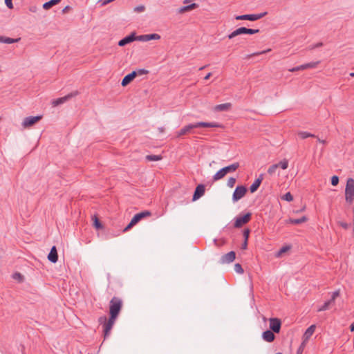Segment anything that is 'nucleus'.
<instances>
[{"mask_svg": "<svg viewBox=\"0 0 354 354\" xmlns=\"http://www.w3.org/2000/svg\"><path fill=\"white\" fill-rule=\"evenodd\" d=\"M317 140L320 143H323V144H325L326 143V141L324 140H321L320 138H317Z\"/></svg>", "mask_w": 354, "mask_h": 354, "instance_id": "60", "label": "nucleus"}, {"mask_svg": "<svg viewBox=\"0 0 354 354\" xmlns=\"http://www.w3.org/2000/svg\"><path fill=\"white\" fill-rule=\"evenodd\" d=\"M198 7V4H197L196 3H191L189 5L181 7L179 9L178 12L179 13H184L185 12H189V11H191V10H192L194 9H196Z\"/></svg>", "mask_w": 354, "mask_h": 354, "instance_id": "21", "label": "nucleus"}, {"mask_svg": "<svg viewBox=\"0 0 354 354\" xmlns=\"http://www.w3.org/2000/svg\"><path fill=\"white\" fill-rule=\"evenodd\" d=\"M252 217V214L248 212L244 215H240L235 218L234 226L236 228H240L245 224L248 223Z\"/></svg>", "mask_w": 354, "mask_h": 354, "instance_id": "5", "label": "nucleus"}, {"mask_svg": "<svg viewBox=\"0 0 354 354\" xmlns=\"http://www.w3.org/2000/svg\"><path fill=\"white\" fill-rule=\"evenodd\" d=\"M319 61L304 64H303L302 68H304L305 70L308 69V68H314L317 67V66L319 64Z\"/></svg>", "mask_w": 354, "mask_h": 354, "instance_id": "31", "label": "nucleus"}, {"mask_svg": "<svg viewBox=\"0 0 354 354\" xmlns=\"http://www.w3.org/2000/svg\"><path fill=\"white\" fill-rule=\"evenodd\" d=\"M304 342H303L297 351V354H301L304 351Z\"/></svg>", "mask_w": 354, "mask_h": 354, "instance_id": "53", "label": "nucleus"}, {"mask_svg": "<svg viewBox=\"0 0 354 354\" xmlns=\"http://www.w3.org/2000/svg\"><path fill=\"white\" fill-rule=\"evenodd\" d=\"M159 39H160V35L156 33L137 36V39L140 41H148L150 40Z\"/></svg>", "mask_w": 354, "mask_h": 354, "instance_id": "14", "label": "nucleus"}, {"mask_svg": "<svg viewBox=\"0 0 354 354\" xmlns=\"http://www.w3.org/2000/svg\"><path fill=\"white\" fill-rule=\"evenodd\" d=\"M137 76V73L136 71H132L131 73L124 76L122 79L121 84L122 86H126L129 84H130Z\"/></svg>", "mask_w": 354, "mask_h": 354, "instance_id": "16", "label": "nucleus"}, {"mask_svg": "<svg viewBox=\"0 0 354 354\" xmlns=\"http://www.w3.org/2000/svg\"><path fill=\"white\" fill-rule=\"evenodd\" d=\"M151 215V212L148 211V210H145V211H142L141 212H139L136 214H135L133 216V217L132 218V219L136 223H138L139 221H140L142 218H145V217H147V216H150Z\"/></svg>", "mask_w": 354, "mask_h": 354, "instance_id": "18", "label": "nucleus"}, {"mask_svg": "<svg viewBox=\"0 0 354 354\" xmlns=\"http://www.w3.org/2000/svg\"><path fill=\"white\" fill-rule=\"evenodd\" d=\"M281 198L284 201L290 202L293 200V196L290 192H287L281 197Z\"/></svg>", "mask_w": 354, "mask_h": 354, "instance_id": "36", "label": "nucleus"}, {"mask_svg": "<svg viewBox=\"0 0 354 354\" xmlns=\"http://www.w3.org/2000/svg\"><path fill=\"white\" fill-rule=\"evenodd\" d=\"M248 247V241H246L245 239H244L243 243L241 245V249L242 250H246Z\"/></svg>", "mask_w": 354, "mask_h": 354, "instance_id": "54", "label": "nucleus"}, {"mask_svg": "<svg viewBox=\"0 0 354 354\" xmlns=\"http://www.w3.org/2000/svg\"><path fill=\"white\" fill-rule=\"evenodd\" d=\"M136 73H137V76L138 75H145V74H147L149 73V71L146 69H144V68H142V69H139L138 71H135Z\"/></svg>", "mask_w": 354, "mask_h": 354, "instance_id": "49", "label": "nucleus"}, {"mask_svg": "<svg viewBox=\"0 0 354 354\" xmlns=\"http://www.w3.org/2000/svg\"><path fill=\"white\" fill-rule=\"evenodd\" d=\"M226 175V173L224 171L223 169H219L213 176V180L217 181L218 180L222 179Z\"/></svg>", "mask_w": 354, "mask_h": 354, "instance_id": "26", "label": "nucleus"}, {"mask_svg": "<svg viewBox=\"0 0 354 354\" xmlns=\"http://www.w3.org/2000/svg\"><path fill=\"white\" fill-rule=\"evenodd\" d=\"M115 1V0H104V1L102 2V6H106V5H107V4H109V3H111V2H113V1Z\"/></svg>", "mask_w": 354, "mask_h": 354, "instance_id": "55", "label": "nucleus"}, {"mask_svg": "<svg viewBox=\"0 0 354 354\" xmlns=\"http://www.w3.org/2000/svg\"><path fill=\"white\" fill-rule=\"evenodd\" d=\"M239 167V162H234L230 165L223 167L224 171L227 174L228 173H232L235 171Z\"/></svg>", "mask_w": 354, "mask_h": 354, "instance_id": "23", "label": "nucleus"}, {"mask_svg": "<svg viewBox=\"0 0 354 354\" xmlns=\"http://www.w3.org/2000/svg\"><path fill=\"white\" fill-rule=\"evenodd\" d=\"M339 183V177L337 176H333L331 178V184L333 186H337Z\"/></svg>", "mask_w": 354, "mask_h": 354, "instance_id": "46", "label": "nucleus"}, {"mask_svg": "<svg viewBox=\"0 0 354 354\" xmlns=\"http://www.w3.org/2000/svg\"><path fill=\"white\" fill-rule=\"evenodd\" d=\"M308 218L306 216L301 217L300 218H290L289 223L294 225H299L307 221Z\"/></svg>", "mask_w": 354, "mask_h": 354, "instance_id": "25", "label": "nucleus"}, {"mask_svg": "<svg viewBox=\"0 0 354 354\" xmlns=\"http://www.w3.org/2000/svg\"><path fill=\"white\" fill-rule=\"evenodd\" d=\"M245 27H240L237 29H236L235 30H234L232 33H230L227 37L230 39L238 36V35H243V34H245Z\"/></svg>", "mask_w": 354, "mask_h": 354, "instance_id": "22", "label": "nucleus"}, {"mask_svg": "<svg viewBox=\"0 0 354 354\" xmlns=\"http://www.w3.org/2000/svg\"><path fill=\"white\" fill-rule=\"evenodd\" d=\"M162 157L161 155H147L146 160L148 161H158L162 160Z\"/></svg>", "mask_w": 354, "mask_h": 354, "instance_id": "29", "label": "nucleus"}, {"mask_svg": "<svg viewBox=\"0 0 354 354\" xmlns=\"http://www.w3.org/2000/svg\"><path fill=\"white\" fill-rule=\"evenodd\" d=\"M267 15L266 12L260 13V14H250V15H237L235 17L236 20H249L252 21H257L263 18L264 16Z\"/></svg>", "mask_w": 354, "mask_h": 354, "instance_id": "6", "label": "nucleus"}, {"mask_svg": "<svg viewBox=\"0 0 354 354\" xmlns=\"http://www.w3.org/2000/svg\"><path fill=\"white\" fill-rule=\"evenodd\" d=\"M290 249L289 246H283L277 252V256L280 257L283 253H285Z\"/></svg>", "mask_w": 354, "mask_h": 354, "instance_id": "43", "label": "nucleus"}, {"mask_svg": "<svg viewBox=\"0 0 354 354\" xmlns=\"http://www.w3.org/2000/svg\"><path fill=\"white\" fill-rule=\"evenodd\" d=\"M345 200L349 204H352L354 201V179L351 178H348L346 181Z\"/></svg>", "mask_w": 354, "mask_h": 354, "instance_id": "4", "label": "nucleus"}, {"mask_svg": "<svg viewBox=\"0 0 354 354\" xmlns=\"http://www.w3.org/2000/svg\"><path fill=\"white\" fill-rule=\"evenodd\" d=\"M236 181V180L235 178L230 177L227 182V185L232 188L234 186Z\"/></svg>", "mask_w": 354, "mask_h": 354, "instance_id": "39", "label": "nucleus"}, {"mask_svg": "<svg viewBox=\"0 0 354 354\" xmlns=\"http://www.w3.org/2000/svg\"><path fill=\"white\" fill-rule=\"evenodd\" d=\"M232 108V104L230 102L221 104L215 106L214 110L215 111H227Z\"/></svg>", "mask_w": 354, "mask_h": 354, "instance_id": "20", "label": "nucleus"}, {"mask_svg": "<svg viewBox=\"0 0 354 354\" xmlns=\"http://www.w3.org/2000/svg\"><path fill=\"white\" fill-rule=\"evenodd\" d=\"M298 136L301 138V139H306L307 138H315L316 136L314 135V134H312L310 133H308V132H306V131H300L298 133Z\"/></svg>", "mask_w": 354, "mask_h": 354, "instance_id": "30", "label": "nucleus"}, {"mask_svg": "<svg viewBox=\"0 0 354 354\" xmlns=\"http://www.w3.org/2000/svg\"><path fill=\"white\" fill-rule=\"evenodd\" d=\"M277 169L278 165H277V164L272 165L268 169V174L273 175Z\"/></svg>", "mask_w": 354, "mask_h": 354, "instance_id": "35", "label": "nucleus"}, {"mask_svg": "<svg viewBox=\"0 0 354 354\" xmlns=\"http://www.w3.org/2000/svg\"><path fill=\"white\" fill-rule=\"evenodd\" d=\"M315 325H311L306 329L304 334V338L305 340L308 339L313 335L315 330Z\"/></svg>", "mask_w": 354, "mask_h": 354, "instance_id": "24", "label": "nucleus"}, {"mask_svg": "<svg viewBox=\"0 0 354 354\" xmlns=\"http://www.w3.org/2000/svg\"><path fill=\"white\" fill-rule=\"evenodd\" d=\"M20 40H21L20 37L16 38V39H12V38L5 37L4 43L5 44H13V43L19 42Z\"/></svg>", "mask_w": 354, "mask_h": 354, "instance_id": "34", "label": "nucleus"}, {"mask_svg": "<svg viewBox=\"0 0 354 354\" xmlns=\"http://www.w3.org/2000/svg\"><path fill=\"white\" fill-rule=\"evenodd\" d=\"M137 223L133 219H131L130 223L124 227V229L123 230V232H125L129 231L133 226H134Z\"/></svg>", "mask_w": 354, "mask_h": 354, "instance_id": "40", "label": "nucleus"}, {"mask_svg": "<svg viewBox=\"0 0 354 354\" xmlns=\"http://www.w3.org/2000/svg\"><path fill=\"white\" fill-rule=\"evenodd\" d=\"M270 330L275 333H279L281 327V322L279 318H270Z\"/></svg>", "mask_w": 354, "mask_h": 354, "instance_id": "10", "label": "nucleus"}, {"mask_svg": "<svg viewBox=\"0 0 354 354\" xmlns=\"http://www.w3.org/2000/svg\"><path fill=\"white\" fill-rule=\"evenodd\" d=\"M247 188L244 185H239L236 187L232 194L233 202H237L241 199L247 193Z\"/></svg>", "mask_w": 354, "mask_h": 354, "instance_id": "7", "label": "nucleus"}, {"mask_svg": "<svg viewBox=\"0 0 354 354\" xmlns=\"http://www.w3.org/2000/svg\"><path fill=\"white\" fill-rule=\"evenodd\" d=\"M219 128L223 127V125L218 122H198L193 124H188L184 126L178 131L176 132V138H180L183 136L194 133V129L197 128Z\"/></svg>", "mask_w": 354, "mask_h": 354, "instance_id": "1", "label": "nucleus"}, {"mask_svg": "<svg viewBox=\"0 0 354 354\" xmlns=\"http://www.w3.org/2000/svg\"><path fill=\"white\" fill-rule=\"evenodd\" d=\"M205 192V187L204 185L200 184L197 185L193 194L192 201H195L199 199L201 196L204 195Z\"/></svg>", "mask_w": 354, "mask_h": 354, "instance_id": "13", "label": "nucleus"}, {"mask_svg": "<svg viewBox=\"0 0 354 354\" xmlns=\"http://www.w3.org/2000/svg\"><path fill=\"white\" fill-rule=\"evenodd\" d=\"M211 76H212V73H207V74L205 75V77H204V79H205V80H209V79L210 78V77H211Z\"/></svg>", "mask_w": 354, "mask_h": 354, "instance_id": "56", "label": "nucleus"}, {"mask_svg": "<svg viewBox=\"0 0 354 354\" xmlns=\"http://www.w3.org/2000/svg\"><path fill=\"white\" fill-rule=\"evenodd\" d=\"M353 233L354 234V207H353Z\"/></svg>", "mask_w": 354, "mask_h": 354, "instance_id": "61", "label": "nucleus"}, {"mask_svg": "<svg viewBox=\"0 0 354 354\" xmlns=\"http://www.w3.org/2000/svg\"><path fill=\"white\" fill-rule=\"evenodd\" d=\"M93 220V225L96 230H101L104 227L103 225L100 222V219L97 216H94L92 218Z\"/></svg>", "mask_w": 354, "mask_h": 354, "instance_id": "27", "label": "nucleus"}, {"mask_svg": "<svg viewBox=\"0 0 354 354\" xmlns=\"http://www.w3.org/2000/svg\"><path fill=\"white\" fill-rule=\"evenodd\" d=\"M245 34H248V35H253V34H256V33H258L259 32V29H252V28H245Z\"/></svg>", "mask_w": 354, "mask_h": 354, "instance_id": "41", "label": "nucleus"}, {"mask_svg": "<svg viewBox=\"0 0 354 354\" xmlns=\"http://www.w3.org/2000/svg\"><path fill=\"white\" fill-rule=\"evenodd\" d=\"M330 304L329 302L327 301H326L320 308H318L317 311L320 312V311H324V310H326L327 309H328L329 306H330Z\"/></svg>", "mask_w": 354, "mask_h": 354, "instance_id": "42", "label": "nucleus"}, {"mask_svg": "<svg viewBox=\"0 0 354 354\" xmlns=\"http://www.w3.org/2000/svg\"><path fill=\"white\" fill-rule=\"evenodd\" d=\"M277 165H278V168L281 167L282 169H286L288 167V161L286 159H283V160L277 163Z\"/></svg>", "mask_w": 354, "mask_h": 354, "instance_id": "33", "label": "nucleus"}, {"mask_svg": "<svg viewBox=\"0 0 354 354\" xmlns=\"http://www.w3.org/2000/svg\"><path fill=\"white\" fill-rule=\"evenodd\" d=\"M207 66H201V68H199V71H202Z\"/></svg>", "mask_w": 354, "mask_h": 354, "instance_id": "63", "label": "nucleus"}, {"mask_svg": "<svg viewBox=\"0 0 354 354\" xmlns=\"http://www.w3.org/2000/svg\"><path fill=\"white\" fill-rule=\"evenodd\" d=\"M250 233V230L249 228H245L243 230V235L244 239H245L246 241H248Z\"/></svg>", "mask_w": 354, "mask_h": 354, "instance_id": "44", "label": "nucleus"}, {"mask_svg": "<svg viewBox=\"0 0 354 354\" xmlns=\"http://www.w3.org/2000/svg\"><path fill=\"white\" fill-rule=\"evenodd\" d=\"M134 41H138L137 36L135 32H131L130 35L124 37L120 39L118 42L120 46H124L125 45L130 44Z\"/></svg>", "mask_w": 354, "mask_h": 354, "instance_id": "12", "label": "nucleus"}, {"mask_svg": "<svg viewBox=\"0 0 354 354\" xmlns=\"http://www.w3.org/2000/svg\"><path fill=\"white\" fill-rule=\"evenodd\" d=\"M324 46V44L322 42H318L315 44L311 45L308 47L310 50H313L317 48H319Z\"/></svg>", "mask_w": 354, "mask_h": 354, "instance_id": "48", "label": "nucleus"}, {"mask_svg": "<svg viewBox=\"0 0 354 354\" xmlns=\"http://www.w3.org/2000/svg\"><path fill=\"white\" fill-rule=\"evenodd\" d=\"M339 294L340 292L339 290H335V292H333L331 298L328 301L330 305L335 304V301L336 298L339 296Z\"/></svg>", "mask_w": 354, "mask_h": 354, "instance_id": "32", "label": "nucleus"}, {"mask_svg": "<svg viewBox=\"0 0 354 354\" xmlns=\"http://www.w3.org/2000/svg\"><path fill=\"white\" fill-rule=\"evenodd\" d=\"M349 328H350V330H351V332H353V331H354V323H352V324L350 325Z\"/></svg>", "mask_w": 354, "mask_h": 354, "instance_id": "57", "label": "nucleus"}, {"mask_svg": "<svg viewBox=\"0 0 354 354\" xmlns=\"http://www.w3.org/2000/svg\"><path fill=\"white\" fill-rule=\"evenodd\" d=\"M271 50L270 49H268V50H263V51H261V52H257V53H252L251 55H247V58H250L253 56H256V55H261V54H264V53H266L267 52H269Z\"/></svg>", "mask_w": 354, "mask_h": 354, "instance_id": "45", "label": "nucleus"}, {"mask_svg": "<svg viewBox=\"0 0 354 354\" xmlns=\"http://www.w3.org/2000/svg\"><path fill=\"white\" fill-rule=\"evenodd\" d=\"M14 279L18 280L19 282L23 281L24 276L20 272H15L12 275Z\"/></svg>", "mask_w": 354, "mask_h": 354, "instance_id": "38", "label": "nucleus"}, {"mask_svg": "<svg viewBox=\"0 0 354 354\" xmlns=\"http://www.w3.org/2000/svg\"><path fill=\"white\" fill-rule=\"evenodd\" d=\"M338 225L342 227L344 229L347 230L350 227V224L343 222V221H339Z\"/></svg>", "mask_w": 354, "mask_h": 354, "instance_id": "50", "label": "nucleus"}, {"mask_svg": "<svg viewBox=\"0 0 354 354\" xmlns=\"http://www.w3.org/2000/svg\"><path fill=\"white\" fill-rule=\"evenodd\" d=\"M134 11L136 12H141L145 10V6L140 5L134 8Z\"/></svg>", "mask_w": 354, "mask_h": 354, "instance_id": "47", "label": "nucleus"}, {"mask_svg": "<svg viewBox=\"0 0 354 354\" xmlns=\"http://www.w3.org/2000/svg\"><path fill=\"white\" fill-rule=\"evenodd\" d=\"M42 115L29 116L24 118L22 126L24 128H30L41 120Z\"/></svg>", "mask_w": 354, "mask_h": 354, "instance_id": "9", "label": "nucleus"}, {"mask_svg": "<svg viewBox=\"0 0 354 354\" xmlns=\"http://www.w3.org/2000/svg\"><path fill=\"white\" fill-rule=\"evenodd\" d=\"M48 259L52 263H56L58 260V254L56 246H53L50 249L49 254H48Z\"/></svg>", "mask_w": 354, "mask_h": 354, "instance_id": "19", "label": "nucleus"}, {"mask_svg": "<svg viewBox=\"0 0 354 354\" xmlns=\"http://www.w3.org/2000/svg\"><path fill=\"white\" fill-rule=\"evenodd\" d=\"M116 319L109 317V319L107 320V318L106 316H102L99 317L98 322L100 324H103V332H104V339H106L107 337L110 335V331L112 329L113 324L115 323Z\"/></svg>", "mask_w": 354, "mask_h": 354, "instance_id": "3", "label": "nucleus"}, {"mask_svg": "<svg viewBox=\"0 0 354 354\" xmlns=\"http://www.w3.org/2000/svg\"><path fill=\"white\" fill-rule=\"evenodd\" d=\"M236 258V253L234 251H230L227 254H223L221 259L220 263L221 264L230 263L234 261Z\"/></svg>", "mask_w": 354, "mask_h": 354, "instance_id": "11", "label": "nucleus"}, {"mask_svg": "<svg viewBox=\"0 0 354 354\" xmlns=\"http://www.w3.org/2000/svg\"><path fill=\"white\" fill-rule=\"evenodd\" d=\"M271 330H267L262 333V338L267 342H272L275 339V335Z\"/></svg>", "mask_w": 354, "mask_h": 354, "instance_id": "17", "label": "nucleus"}, {"mask_svg": "<svg viewBox=\"0 0 354 354\" xmlns=\"http://www.w3.org/2000/svg\"><path fill=\"white\" fill-rule=\"evenodd\" d=\"M62 0H50L43 4V8L45 10H48L53 6L58 4Z\"/></svg>", "mask_w": 354, "mask_h": 354, "instance_id": "28", "label": "nucleus"}, {"mask_svg": "<svg viewBox=\"0 0 354 354\" xmlns=\"http://www.w3.org/2000/svg\"><path fill=\"white\" fill-rule=\"evenodd\" d=\"M350 76H351V77H354V73H350Z\"/></svg>", "mask_w": 354, "mask_h": 354, "instance_id": "64", "label": "nucleus"}, {"mask_svg": "<svg viewBox=\"0 0 354 354\" xmlns=\"http://www.w3.org/2000/svg\"><path fill=\"white\" fill-rule=\"evenodd\" d=\"M301 67H303V64L300 65L299 66L294 67L291 69H289V71L295 72V71H301V70H305L304 68H301Z\"/></svg>", "mask_w": 354, "mask_h": 354, "instance_id": "51", "label": "nucleus"}, {"mask_svg": "<svg viewBox=\"0 0 354 354\" xmlns=\"http://www.w3.org/2000/svg\"><path fill=\"white\" fill-rule=\"evenodd\" d=\"M263 180V174H261L259 176L254 180V182L250 187V191L251 193H254L259 187H260L262 181Z\"/></svg>", "mask_w": 354, "mask_h": 354, "instance_id": "15", "label": "nucleus"}, {"mask_svg": "<svg viewBox=\"0 0 354 354\" xmlns=\"http://www.w3.org/2000/svg\"><path fill=\"white\" fill-rule=\"evenodd\" d=\"M158 130L160 131V132H163L164 131V128L163 127H160L158 129Z\"/></svg>", "mask_w": 354, "mask_h": 354, "instance_id": "62", "label": "nucleus"}, {"mask_svg": "<svg viewBox=\"0 0 354 354\" xmlns=\"http://www.w3.org/2000/svg\"><path fill=\"white\" fill-rule=\"evenodd\" d=\"M70 8V7L68 6H66L63 10H62V12H66L68 9Z\"/></svg>", "mask_w": 354, "mask_h": 354, "instance_id": "58", "label": "nucleus"}, {"mask_svg": "<svg viewBox=\"0 0 354 354\" xmlns=\"http://www.w3.org/2000/svg\"><path fill=\"white\" fill-rule=\"evenodd\" d=\"M79 93H80L77 91H74L68 93V95H65L64 97H59V98H57L56 100H54L52 102V104H53V106H59V105H60L62 104H64V102H67L68 100H69L72 97L77 96V95H79Z\"/></svg>", "mask_w": 354, "mask_h": 354, "instance_id": "8", "label": "nucleus"}, {"mask_svg": "<svg viewBox=\"0 0 354 354\" xmlns=\"http://www.w3.org/2000/svg\"><path fill=\"white\" fill-rule=\"evenodd\" d=\"M234 270L239 274H243L244 272V270L240 263H236L234 265Z\"/></svg>", "mask_w": 354, "mask_h": 354, "instance_id": "37", "label": "nucleus"}, {"mask_svg": "<svg viewBox=\"0 0 354 354\" xmlns=\"http://www.w3.org/2000/svg\"><path fill=\"white\" fill-rule=\"evenodd\" d=\"M5 3L8 8H13L12 0H5Z\"/></svg>", "mask_w": 354, "mask_h": 354, "instance_id": "52", "label": "nucleus"}, {"mask_svg": "<svg viewBox=\"0 0 354 354\" xmlns=\"http://www.w3.org/2000/svg\"><path fill=\"white\" fill-rule=\"evenodd\" d=\"M5 37L4 36H0V42L4 43Z\"/></svg>", "mask_w": 354, "mask_h": 354, "instance_id": "59", "label": "nucleus"}, {"mask_svg": "<svg viewBox=\"0 0 354 354\" xmlns=\"http://www.w3.org/2000/svg\"><path fill=\"white\" fill-rule=\"evenodd\" d=\"M122 307V301L120 298L113 297L109 302V317L117 319Z\"/></svg>", "mask_w": 354, "mask_h": 354, "instance_id": "2", "label": "nucleus"}]
</instances>
